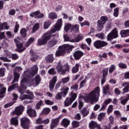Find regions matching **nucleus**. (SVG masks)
<instances>
[{"label":"nucleus","instance_id":"obj_33","mask_svg":"<svg viewBox=\"0 0 129 129\" xmlns=\"http://www.w3.org/2000/svg\"><path fill=\"white\" fill-rule=\"evenodd\" d=\"M11 124L12 125H18L19 124V120H18V116L13 117L11 119Z\"/></svg>","mask_w":129,"mask_h":129},{"label":"nucleus","instance_id":"obj_56","mask_svg":"<svg viewBox=\"0 0 129 129\" xmlns=\"http://www.w3.org/2000/svg\"><path fill=\"white\" fill-rule=\"evenodd\" d=\"M119 12V8H116L114 9L113 16L115 18H117L118 17V12Z\"/></svg>","mask_w":129,"mask_h":129},{"label":"nucleus","instance_id":"obj_41","mask_svg":"<svg viewBox=\"0 0 129 129\" xmlns=\"http://www.w3.org/2000/svg\"><path fill=\"white\" fill-rule=\"evenodd\" d=\"M48 18L51 20H55V19H57V16L56 13L54 12H51L48 14Z\"/></svg>","mask_w":129,"mask_h":129},{"label":"nucleus","instance_id":"obj_39","mask_svg":"<svg viewBox=\"0 0 129 129\" xmlns=\"http://www.w3.org/2000/svg\"><path fill=\"white\" fill-rule=\"evenodd\" d=\"M18 87H19V84L18 83L13 84L8 88V91L11 92L12 90H14V89H16Z\"/></svg>","mask_w":129,"mask_h":129},{"label":"nucleus","instance_id":"obj_38","mask_svg":"<svg viewBox=\"0 0 129 129\" xmlns=\"http://www.w3.org/2000/svg\"><path fill=\"white\" fill-rule=\"evenodd\" d=\"M72 31H74L75 33H77V32L79 31V25L76 24L72 25L71 32H72Z\"/></svg>","mask_w":129,"mask_h":129},{"label":"nucleus","instance_id":"obj_22","mask_svg":"<svg viewBox=\"0 0 129 129\" xmlns=\"http://www.w3.org/2000/svg\"><path fill=\"white\" fill-rule=\"evenodd\" d=\"M119 100L120 101V103L122 104V105H124L129 100V94H127V97L125 98V99L124 97H121L119 98Z\"/></svg>","mask_w":129,"mask_h":129},{"label":"nucleus","instance_id":"obj_19","mask_svg":"<svg viewBox=\"0 0 129 129\" xmlns=\"http://www.w3.org/2000/svg\"><path fill=\"white\" fill-rule=\"evenodd\" d=\"M45 60L47 63H53L55 60V58H54V54H48L45 57Z\"/></svg>","mask_w":129,"mask_h":129},{"label":"nucleus","instance_id":"obj_9","mask_svg":"<svg viewBox=\"0 0 129 129\" xmlns=\"http://www.w3.org/2000/svg\"><path fill=\"white\" fill-rule=\"evenodd\" d=\"M25 109V107L23 105H20L15 107V110L12 112V114L15 115H18V116L23 114V112H24V110Z\"/></svg>","mask_w":129,"mask_h":129},{"label":"nucleus","instance_id":"obj_11","mask_svg":"<svg viewBox=\"0 0 129 129\" xmlns=\"http://www.w3.org/2000/svg\"><path fill=\"white\" fill-rule=\"evenodd\" d=\"M61 27H62V19H58L56 24L54 26V28L51 30L53 33H55L57 31H60L61 30Z\"/></svg>","mask_w":129,"mask_h":129},{"label":"nucleus","instance_id":"obj_60","mask_svg":"<svg viewBox=\"0 0 129 129\" xmlns=\"http://www.w3.org/2000/svg\"><path fill=\"white\" fill-rule=\"evenodd\" d=\"M87 81V80H86V79H84L80 82L79 86L80 89H81V88H82V87H84V86H85V84L86 83Z\"/></svg>","mask_w":129,"mask_h":129},{"label":"nucleus","instance_id":"obj_35","mask_svg":"<svg viewBox=\"0 0 129 129\" xmlns=\"http://www.w3.org/2000/svg\"><path fill=\"white\" fill-rule=\"evenodd\" d=\"M42 79H41V77L40 75H37L35 76V78L32 80V81H35V84L36 86H38L40 84V82H41Z\"/></svg>","mask_w":129,"mask_h":129},{"label":"nucleus","instance_id":"obj_3","mask_svg":"<svg viewBox=\"0 0 129 129\" xmlns=\"http://www.w3.org/2000/svg\"><path fill=\"white\" fill-rule=\"evenodd\" d=\"M74 48V46L70 45L68 44L59 46L55 52V56L60 57V56H64L66 53L72 52Z\"/></svg>","mask_w":129,"mask_h":129},{"label":"nucleus","instance_id":"obj_44","mask_svg":"<svg viewBox=\"0 0 129 129\" xmlns=\"http://www.w3.org/2000/svg\"><path fill=\"white\" fill-rule=\"evenodd\" d=\"M105 117V113H100L98 116V119L99 121H102L103 119H104Z\"/></svg>","mask_w":129,"mask_h":129},{"label":"nucleus","instance_id":"obj_64","mask_svg":"<svg viewBox=\"0 0 129 129\" xmlns=\"http://www.w3.org/2000/svg\"><path fill=\"white\" fill-rule=\"evenodd\" d=\"M71 89L75 90V91H77L78 90V84H75L71 87Z\"/></svg>","mask_w":129,"mask_h":129},{"label":"nucleus","instance_id":"obj_48","mask_svg":"<svg viewBox=\"0 0 129 129\" xmlns=\"http://www.w3.org/2000/svg\"><path fill=\"white\" fill-rule=\"evenodd\" d=\"M4 27H5L6 30H9L10 27L7 25V22H4L3 24L0 23V31L1 30H4Z\"/></svg>","mask_w":129,"mask_h":129},{"label":"nucleus","instance_id":"obj_28","mask_svg":"<svg viewBox=\"0 0 129 129\" xmlns=\"http://www.w3.org/2000/svg\"><path fill=\"white\" fill-rule=\"evenodd\" d=\"M61 124L64 127H67L69 124H70V121L69 119L64 118L61 121Z\"/></svg>","mask_w":129,"mask_h":129},{"label":"nucleus","instance_id":"obj_7","mask_svg":"<svg viewBox=\"0 0 129 129\" xmlns=\"http://www.w3.org/2000/svg\"><path fill=\"white\" fill-rule=\"evenodd\" d=\"M26 78V77H24L21 80L20 86L18 88L19 92L20 93H22V94L24 93V90L27 89V87L25 86V84H26V83H29V82L30 81L29 79H27Z\"/></svg>","mask_w":129,"mask_h":129},{"label":"nucleus","instance_id":"obj_43","mask_svg":"<svg viewBox=\"0 0 129 129\" xmlns=\"http://www.w3.org/2000/svg\"><path fill=\"white\" fill-rule=\"evenodd\" d=\"M77 98V93H71V97L69 98L70 100L72 101V102H73Z\"/></svg>","mask_w":129,"mask_h":129},{"label":"nucleus","instance_id":"obj_54","mask_svg":"<svg viewBox=\"0 0 129 129\" xmlns=\"http://www.w3.org/2000/svg\"><path fill=\"white\" fill-rule=\"evenodd\" d=\"M107 75H108V68L104 69L102 72V77H107Z\"/></svg>","mask_w":129,"mask_h":129},{"label":"nucleus","instance_id":"obj_50","mask_svg":"<svg viewBox=\"0 0 129 129\" xmlns=\"http://www.w3.org/2000/svg\"><path fill=\"white\" fill-rule=\"evenodd\" d=\"M73 127H79L80 125V122L74 120L72 122Z\"/></svg>","mask_w":129,"mask_h":129},{"label":"nucleus","instance_id":"obj_63","mask_svg":"<svg viewBox=\"0 0 129 129\" xmlns=\"http://www.w3.org/2000/svg\"><path fill=\"white\" fill-rule=\"evenodd\" d=\"M43 104V101L40 100L39 101L37 104H36V109L39 110L40 108H41V106H42Z\"/></svg>","mask_w":129,"mask_h":129},{"label":"nucleus","instance_id":"obj_45","mask_svg":"<svg viewBox=\"0 0 129 129\" xmlns=\"http://www.w3.org/2000/svg\"><path fill=\"white\" fill-rule=\"evenodd\" d=\"M129 45L126 44H124L123 46L119 44H117L114 45V47L116 48L117 49H122V48H124V47H127Z\"/></svg>","mask_w":129,"mask_h":129},{"label":"nucleus","instance_id":"obj_4","mask_svg":"<svg viewBox=\"0 0 129 129\" xmlns=\"http://www.w3.org/2000/svg\"><path fill=\"white\" fill-rule=\"evenodd\" d=\"M39 69L38 68V66L35 65L33 67L32 70L31 71H28L24 72V76L26 77V78H30L32 79L36 74L38 73V71Z\"/></svg>","mask_w":129,"mask_h":129},{"label":"nucleus","instance_id":"obj_51","mask_svg":"<svg viewBox=\"0 0 129 129\" xmlns=\"http://www.w3.org/2000/svg\"><path fill=\"white\" fill-rule=\"evenodd\" d=\"M115 69H116L115 64H112L109 69V73L110 74H112V73L113 71H114V70H115Z\"/></svg>","mask_w":129,"mask_h":129},{"label":"nucleus","instance_id":"obj_53","mask_svg":"<svg viewBox=\"0 0 129 129\" xmlns=\"http://www.w3.org/2000/svg\"><path fill=\"white\" fill-rule=\"evenodd\" d=\"M113 111V105H109L107 109V113L109 114V113H111Z\"/></svg>","mask_w":129,"mask_h":129},{"label":"nucleus","instance_id":"obj_61","mask_svg":"<svg viewBox=\"0 0 129 129\" xmlns=\"http://www.w3.org/2000/svg\"><path fill=\"white\" fill-rule=\"evenodd\" d=\"M6 72V68H3L0 69V77H4Z\"/></svg>","mask_w":129,"mask_h":129},{"label":"nucleus","instance_id":"obj_25","mask_svg":"<svg viewBox=\"0 0 129 129\" xmlns=\"http://www.w3.org/2000/svg\"><path fill=\"white\" fill-rule=\"evenodd\" d=\"M83 39V36L81 34H79L77 37L75 38V39H71L70 42L72 43H78V42H80Z\"/></svg>","mask_w":129,"mask_h":129},{"label":"nucleus","instance_id":"obj_46","mask_svg":"<svg viewBox=\"0 0 129 129\" xmlns=\"http://www.w3.org/2000/svg\"><path fill=\"white\" fill-rule=\"evenodd\" d=\"M51 111V109L49 108H44L42 111V114L45 115V114H49L50 112Z\"/></svg>","mask_w":129,"mask_h":129},{"label":"nucleus","instance_id":"obj_47","mask_svg":"<svg viewBox=\"0 0 129 129\" xmlns=\"http://www.w3.org/2000/svg\"><path fill=\"white\" fill-rule=\"evenodd\" d=\"M62 91H63L60 92L61 95H67V93H68V91H69V88L67 87H63L62 88Z\"/></svg>","mask_w":129,"mask_h":129},{"label":"nucleus","instance_id":"obj_29","mask_svg":"<svg viewBox=\"0 0 129 129\" xmlns=\"http://www.w3.org/2000/svg\"><path fill=\"white\" fill-rule=\"evenodd\" d=\"M73 102L69 99V97H67L64 102V107H68L70 105H71Z\"/></svg>","mask_w":129,"mask_h":129},{"label":"nucleus","instance_id":"obj_1","mask_svg":"<svg viewBox=\"0 0 129 129\" xmlns=\"http://www.w3.org/2000/svg\"><path fill=\"white\" fill-rule=\"evenodd\" d=\"M51 33V32L48 31L44 33L42 36H41V38L38 39L37 43L39 46H44L45 45H47V48L48 49H50V48H53L57 43H58V41L56 40L52 39L51 40V37H53ZM49 41L48 42V41Z\"/></svg>","mask_w":129,"mask_h":129},{"label":"nucleus","instance_id":"obj_62","mask_svg":"<svg viewBox=\"0 0 129 129\" xmlns=\"http://www.w3.org/2000/svg\"><path fill=\"white\" fill-rule=\"evenodd\" d=\"M55 98L56 100H61L62 99V94L61 93L58 92L57 94L55 95Z\"/></svg>","mask_w":129,"mask_h":129},{"label":"nucleus","instance_id":"obj_18","mask_svg":"<svg viewBox=\"0 0 129 129\" xmlns=\"http://www.w3.org/2000/svg\"><path fill=\"white\" fill-rule=\"evenodd\" d=\"M8 58L11 59L12 58V54L11 55V53L7 52L6 53V57H0V60H2L3 62H11V59H9Z\"/></svg>","mask_w":129,"mask_h":129},{"label":"nucleus","instance_id":"obj_21","mask_svg":"<svg viewBox=\"0 0 129 129\" xmlns=\"http://www.w3.org/2000/svg\"><path fill=\"white\" fill-rule=\"evenodd\" d=\"M120 35H121V38H125V37H128L129 29L121 30L120 32Z\"/></svg>","mask_w":129,"mask_h":129},{"label":"nucleus","instance_id":"obj_10","mask_svg":"<svg viewBox=\"0 0 129 129\" xmlns=\"http://www.w3.org/2000/svg\"><path fill=\"white\" fill-rule=\"evenodd\" d=\"M21 124L24 129H29L30 125V119L26 117H23L21 119Z\"/></svg>","mask_w":129,"mask_h":129},{"label":"nucleus","instance_id":"obj_8","mask_svg":"<svg viewBox=\"0 0 129 129\" xmlns=\"http://www.w3.org/2000/svg\"><path fill=\"white\" fill-rule=\"evenodd\" d=\"M108 43L104 41L98 40L94 42L93 45L95 46L96 49H102L103 47L107 46Z\"/></svg>","mask_w":129,"mask_h":129},{"label":"nucleus","instance_id":"obj_32","mask_svg":"<svg viewBox=\"0 0 129 129\" xmlns=\"http://www.w3.org/2000/svg\"><path fill=\"white\" fill-rule=\"evenodd\" d=\"M96 28L98 32H101L102 30H103V28H104V24H103L97 21Z\"/></svg>","mask_w":129,"mask_h":129},{"label":"nucleus","instance_id":"obj_20","mask_svg":"<svg viewBox=\"0 0 129 129\" xmlns=\"http://www.w3.org/2000/svg\"><path fill=\"white\" fill-rule=\"evenodd\" d=\"M80 66H81L80 63H76L75 66H74L72 69V73L73 74H75L78 73L79 71V67H80Z\"/></svg>","mask_w":129,"mask_h":129},{"label":"nucleus","instance_id":"obj_30","mask_svg":"<svg viewBox=\"0 0 129 129\" xmlns=\"http://www.w3.org/2000/svg\"><path fill=\"white\" fill-rule=\"evenodd\" d=\"M27 32H28V31L25 28H22L20 30V34L22 38H26V37H27Z\"/></svg>","mask_w":129,"mask_h":129},{"label":"nucleus","instance_id":"obj_16","mask_svg":"<svg viewBox=\"0 0 129 129\" xmlns=\"http://www.w3.org/2000/svg\"><path fill=\"white\" fill-rule=\"evenodd\" d=\"M27 113L30 117H36V116H37V112H36V110L32 108L28 109Z\"/></svg>","mask_w":129,"mask_h":129},{"label":"nucleus","instance_id":"obj_55","mask_svg":"<svg viewBox=\"0 0 129 129\" xmlns=\"http://www.w3.org/2000/svg\"><path fill=\"white\" fill-rule=\"evenodd\" d=\"M19 29H20V24H19L18 22H16V25L14 27V33L17 34L19 32Z\"/></svg>","mask_w":129,"mask_h":129},{"label":"nucleus","instance_id":"obj_15","mask_svg":"<svg viewBox=\"0 0 129 129\" xmlns=\"http://www.w3.org/2000/svg\"><path fill=\"white\" fill-rule=\"evenodd\" d=\"M30 60L32 62H35L38 60V58L39 56L36 54V53L33 49H31L30 50Z\"/></svg>","mask_w":129,"mask_h":129},{"label":"nucleus","instance_id":"obj_14","mask_svg":"<svg viewBox=\"0 0 129 129\" xmlns=\"http://www.w3.org/2000/svg\"><path fill=\"white\" fill-rule=\"evenodd\" d=\"M57 82V76H54L50 80L49 83V87L50 91H53L54 87H55V84Z\"/></svg>","mask_w":129,"mask_h":129},{"label":"nucleus","instance_id":"obj_36","mask_svg":"<svg viewBox=\"0 0 129 129\" xmlns=\"http://www.w3.org/2000/svg\"><path fill=\"white\" fill-rule=\"evenodd\" d=\"M99 124H97L95 121H91V122L89 124V126L90 128L93 129L96 128V127L97 128V126Z\"/></svg>","mask_w":129,"mask_h":129},{"label":"nucleus","instance_id":"obj_58","mask_svg":"<svg viewBox=\"0 0 129 129\" xmlns=\"http://www.w3.org/2000/svg\"><path fill=\"white\" fill-rule=\"evenodd\" d=\"M118 67L121 69H126V68H127V66H126V64L123 63L122 62L119 63Z\"/></svg>","mask_w":129,"mask_h":129},{"label":"nucleus","instance_id":"obj_37","mask_svg":"<svg viewBox=\"0 0 129 129\" xmlns=\"http://www.w3.org/2000/svg\"><path fill=\"white\" fill-rule=\"evenodd\" d=\"M81 113L83 117H85L89 114V111L86 110V107H84L81 111Z\"/></svg>","mask_w":129,"mask_h":129},{"label":"nucleus","instance_id":"obj_59","mask_svg":"<svg viewBox=\"0 0 129 129\" xmlns=\"http://www.w3.org/2000/svg\"><path fill=\"white\" fill-rule=\"evenodd\" d=\"M51 26V21H45L44 23V29H48Z\"/></svg>","mask_w":129,"mask_h":129},{"label":"nucleus","instance_id":"obj_2","mask_svg":"<svg viewBox=\"0 0 129 129\" xmlns=\"http://www.w3.org/2000/svg\"><path fill=\"white\" fill-rule=\"evenodd\" d=\"M100 93V88L99 86H97L94 90L91 91L89 96L86 97V102H90L91 104H93L94 102H97L99 100Z\"/></svg>","mask_w":129,"mask_h":129},{"label":"nucleus","instance_id":"obj_42","mask_svg":"<svg viewBox=\"0 0 129 129\" xmlns=\"http://www.w3.org/2000/svg\"><path fill=\"white\" fill-rule=\"evenodd\" d=\"M48 74H49V75H56V74H57V72H56V70H55V68H52L50 69L48 71Z\"/></svg>","mask_w":129,"mask_h":129},{"label":"nucleus","instance_id":"obj_13","mask_svg":"<svg viewBox=\"0 0 129 129\" xmlns=\"http://www.w3.org/2000/svg\"><path fill=\"white\" fill-rule=\"evenodd\" d=\"M84 55V53L80 50H76L73 53V57L75 60H80L82 56Z\"/></svg>","mask_w":129,"mask_h":129},{"label":"nucleus","instance_id":"obj_31","mask_svg":"<svg viewBox=\"0 0 129 129\" xmlns=\"http://www.w3.org/2000/svg\"><path fill=\"white\" fill-rule=\"evenodd\" d=\"M56 69L58 73H60L62 75V72H63V66L61 64V62H58L57 66L56 67Z\"/></svg>","mask_w":129,"mask_h":129},{"label":"nucleus","instance_id":"obj_26","mask_svg":"<svg viewBox=\"0 0 129 129\" xmlns=\"http://www.w3.org/2000/svg\"><path fill=\"white\" fill-rule=\"evenodd\" d=\"M14 80L12 82V84H14L16 83V82H18V81H19V79L20 78V74H19V73H17V72H14Z\"/></svg>","mask_w":129,"mask_h":129},{"label":"nucleus","instance_id":"obj_49","mask_svg":"<svg viewBox=\"0 0 129 129\" xmlns=\"http://www.w3.org/2000/svg\"><path fill=\"white\" fill-rule=\"evenodd\" d=\"M34 41H35V39L33 37H31L25 44V47H29V46H30Z\"/></svg>","mask_w":129,"mask_h":129},{"label":"nucleus","instance_id":"obj_12","mask_svg":"<svg viewBox=\"0 0 129 129\" xmlns=\"http://www.w3.org/2000/svg\"><path fill=\"white\" fill-rule=\"evenodd\" d=\"M31 18H35V19H42L44 18V14L41 13L40 11H37L32 12L30 14Z\"/></svg>","mask_w":129,"mask_h":129},{"label":"nucleus","instance_id":"obj_57","mask_svg":"<svg viewBox=\"0 0 129 129\" xmlns=\"http://www.w3.org/2000/svg\"><path fill=\"white\" fill-rule=\"evenodd\" d=\"M72 26V25H71V24L68 23V24L64 26V31L67 32H68V31H69L70 29H71Z\"/></svg>","mask_w":129,"mask_h":129},{"label":"nucleus","instance_id":"obj_17","mask_svg":"<svg viewBox=\"0 0 129 129\" xmlns=\"http://www.w3.org/2000/svg\"><path fill=\"white\" fill-rule=\"evenodd\" d=\"M59 118H56L52 119L51 124L50 125V129H54L59 123Z\"/></svg>","mask_w":129,"mask_h":129},{"label":"nucleus","instance_id":"obj_40","mask_svg":"<svg viewBox=\"0 0 129 129\" xmlns=\"http://www.w3.org/2000/svg\"><path fill=\"white\" fill-rule=\"evenodd\" d=\"M18 87H19V84L18 83L13 84L8 88V91L11 92L12 90H14V89H16Z\"/></svg>","mask_w":129,"mask_h":129},{"label":"nucleus","instance_id":"obj_27","mask_svg":"<svg viewBox=\"0 0 129 129\" xmlns=\"http://www.w3.org/2000/svg\"><path fill=\"white\" fill-rule=\"evenodd\" d=\"M64 68L65 69H63L62 71V75H65L67 72L69 73V72H70V66H69V64L66 63L64 64Z\"/></svg>","mask_w":129,"mask_h":129},{"label":"nucleus","instance_id":"obj_6","mask_svg":"<svg viewBox=\"0 0 129 129\" xmlns=\"http://www.w3.org/2000/svg\"><path fill=\"white\" fill-rule=\"evenodd\" d=\"M118 37V30L117 28H114L107 35V41H112L113 39H116Z\"/></svg>","mask_w":129,"mask_h":129},{"label":"nucleus","instance_id":"obj_52","mask_svg":"<svg viewBox=\"0 0 129 129\" xmlns=\"http://www.w3.org/2000/svg\"><path fill=\"white\" fill-rule=\"evenodd\" d=\"M109 90V85H106L103 88V93L105 94V95H107V91Z\"/></svg>","mask_w":129,"mask_h":129},{"label":"nucleus","instance_id":"obj_23","mask_svg":"<svg viewBox=\"0 0 129 129\" xmlns=\"http://www.w3.org/2000/svg\"><path fill=\"white\" fill-rule=\"evenodd\" d=\"M4 85L0 84V98H3V97H5V93H6V91H7V88H3Z\"/></svg>","mask_w":129,"mask_h":129},{"label":"nucleus","instance_id":"obj_24","mask_svg":"<svg viewBox=\"0 0 129 129\" xmlns=\"http://www.w3.org/2000/svg\"><path fill=\"white\" fill-rule=\"evenodd\" d=\"M107 21H108V18L107 16H103L100 17V20H98V22L103 24V25H105Z\"/></svg>","mask_w":129,"mask_h":129},{"label":"nucleus","instance_id":"obj_34","mask_svg":"<svg viewBox=\"0 0 129 129\" xmlns=\"http://www.w3.org/2000/svg\"><path fill=\"white\" fill-rule=\"evenodd\" d=\"M39 29H40V24L39 23L35 24L32 27L31 33H36V32H37Z\"/></svg>","mask_w":129,"mask_h":129},{"label":"nucleus","instance_id":"obj_5","mask_svg":"<svg viewBox=\"0 0 129 129\" xmlns=\"http://www.w3.org/2000/svg\"><path fill=\"white\" fill-rule=\"evenodd\" d=\"M14 42L16 46L15 51L18 53H23L26 50V47H24V43L17 38L14 39Z\"/></svg>","mask_w":129,"mask_h":129}]
</instances>
